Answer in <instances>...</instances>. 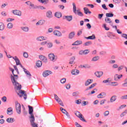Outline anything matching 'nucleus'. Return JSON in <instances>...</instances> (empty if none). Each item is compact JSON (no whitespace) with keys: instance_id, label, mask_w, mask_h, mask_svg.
<instances>
[{"instance_id":"f257e3e1","label":"nucleus","mask_w":127,"mask_h":127,"mask_svg":"<svg viewBox=\"0 0 127 127\" xmlns=\"http://www.w3.org/2000/svg\"><path fill=\"white\" fill-rule=\"evenodd\" d=\"M9 69L10 71H12V73L13 75H11V80L13 86L15 87V89H17V90H20L21 89V85L16 81L18 76L16 74H14L13 73V72H14V69H12L11 67H9Z\"/></svg>"},{"instance_id":"f03ea898","label":"nucleus","mask_w":127,"mask_h":127,"mask_svg":"<svg viewBox=\"0 0 127 127\" xmlns=\"http://www.w3.org/2000/svg\"><path fill=\"white\" fill-rule=\"evenodd\" d=\"M15 109L18 115H20V114H21V106L17 101L15 102Z\"/></svg>"},{"instance_id":"7ed1b4c3","label":"nucleus","mask_w":127,"mask_h":127,"mask_svg":"<svg viewBox=\"0 0 127 127\" xmlns=\"http://www.w3.org/2000/svg\"><path fill=\"white\" fill-rule=\"evenodd\" d=\"M49 58L51 60V61H53V62H55L56 60H57V56L54 55V54H49Z\"/></svg>"},{"instance_id":"20e7f679","label":"nucleus","mask_w":127,"mask_h":127,"mask_svg":"<svg viewBox=\"0 0 127 127\" xmlns=\"http://www.w3.org/2000/svg\"><path fill=\"white\" fill-rule=\"evenodd\" d=\"M21 68H22L24 72L26 74L27 77L29 78V79H31V74L27 69H26L25 68L23 67V66L22 65H21Z\"/></svg>"},{"instance_id":"39448f33","label":"nucleus","mask_w":127,"mask_h":127,"mask_svg":"<svg viewBox=\"0 0 127 127\" xmlns=\"http://www.w3.org/2000/svg\"><path fill=\"white\" fill-rule=\"evenodd\" d=\"M30 122L32 127H38V124L34 122H35V118L30 119Z\"/></svg>"},{"instance_id":"423d86ee","label":"nucleus","mask_w":127,"mask_h":127,"mask_svg":"<svg viewBox=\"0 0 127 127\" xmlns=\"http://www.w3.org/2000/svg\"><path fill=\"white\" fill-rule=\"evenodd\" d=\"M29 108V114L30 115V119L34 118V115H33V108L30 106H28Z\"/></svg>"},{"instance_id":"0eeeda50","label":"nucleus","mask_w":127,"mask_h":127,"mask_svg":"<svg viewBox=\"0 0 127 127\" xmlns=\"http://www.w3.org/2000/svg\"><path fill=\"white\" fill-rule=\"evenodd\" d=\"M51 74H52V71L48 70H45L43 72V76L45 78L47 77L48 76H49V75H51Z\"/></svg>"},{"instance_id":"6e6552de","label":"nucleus","mask_w":127,"mask_h":127,"mask_svg":"<svg viewBox=\"0 0 127 127\" xmlns=\"http://www.w3.org/2000/svg\"><path fill=\"white\" fill-rule=\"evenodd\" d=\"M46 16L48 18H52L53 17V14H52V11L49 10L46 13Z\"/></svg>"},{"instance_id":"1a4fd4ad","label":"nucleus","mask_w":127,"mask_h":127,"mask_svg":"<svg viewBox=\"0 0 127 127\" xmlns=\"http://www.w3.org/2000/svg\"><path fill=\"white\" fill-rule=\"evenodd\" d=\"M12 13H13L15 15H18V16H21V12L19 10H13L11 11Z\"/></svg>"},{"instance_id":"9d476101","label":"nucleus","mask_w":127,"mask_h":127,"mask_svg":"<svg viewBox=\"0 0 127 127\" xmlns=\"http://www.w3.org/2000/svg\"><path fill=\"white\" fill-rule=\"evenodd\" d=\"M53 33L55 36H58V37H61V36H62V33L59 30H55L53 32Z\"/></svg>"},{"instance_id":"9b49d317","label":"nucleus","mask_w":127,"mask_h":127,"mask_svg":"<svg viewBox=\"0 0 127 127\" xmlns=\"http://www.w3.org/2000/svg\"><path fill=\"white\" fill-rule=\"evenodd\" d=\"M73 12L74 13H75V14H77V15H78V16H84V14H83V13L81 12L80 9H77L76 11H74V12Z\"/></svg>"},{"instance_id":"f8f14e48","label":"nucleus","mask_w":127,"mask_h":127,"mask_svg":"<svg viewBox=\"0 0 127 127\" xmlns=\"http://www.w3.org/2000/svg\"><path fill=\"white\" fill-rule=\"evenodd\" d=\"M123 77V74L119 75L118 74H116L114 76V80L115 81H119L120 79H122Z\"/></svg>"},{"instance_id":"ddd939ff","label":"nucleus","mask_w":127,"mask_h":127,"mask_svg":"<svg viewBox=\"0 0 127 127\" xmlns=\"http://www.w3.org/2000/svg\"><path fill=\"white\" fill-rule=\"evenodd\" d=\"M104 72L103 71H96L95 72V75L98 78H101L103 76Z\"/></svg>"},{"instance_id":"4468645a","label":"nucleus","mask_w":127,"mask_h":127,"mask_svg":"<svg viewBox=\"0 0 127 127\" xmlns=\"http://www.w3.org/2000/svg\"><path fill=\"white\" fill-rule=\"evenodd\" d=\"M12 59L15 61L16 65H20V67H21L22 64H20V61L17 58V57L15 56L14 57H12Z\"/></svg>"},{"instance_id":"2eb2a0df","label":"nucleus","mask_w":127,"mask_h":127,"mask_svg":"<svg viewBox=\"0 0 127 127\" xmlns=\"http://www.w3.org/2000/svg\"><path fill=\"white\" fill-rule=\"evenodd\" d=\"M39 58L43 62H44V63H47L48 62V60L46 57H45L44 56H40Z\"/></svg>"},{"instance_id":"dca6fc26","label":"nucleus","mask_w":127,"mask_h":127,"mask_svg":"<svg viewBox=\"0 0 127 127\" xmlns=\"http://www.w3.org/2000/svg\"><path fill=\"white\" fill-rule=\"evenodd\" d=\"M79 73H80V71L77 69H72L71 71L72 75H79Z\"/></svg>"},{"instance_id":"f3484780","label":"nucleus","mask_w":127,"mask_h":127,"mask_svg":"<svg viewBox=\"0 0 127 127\" xmlns=\"http://www.w3.org/2000/svg\"><path fill=\"white\" fill-rule=\"evenodd\" d=\"M92 83H93V79H87L85 82L84 85L86 87H87V86H89L90 84H92Z\"/></svg>"},{"instance_id":"a211bd4d","label":"nucleus","mask_w":127,"mask_h":127,"mask_svg":"<svg viewBox=\"0 0 127 127\" xmlns=\"http://www.w3.org/2000/svg\"><path fill=\"white\" fill-rule=\"evenodd\" d=\"M37 40L38 41H43V40H47V37L44 36H40L37 38Z\"/></svg>"},{"instance_id":"6ab92c4d","label":"nucleus","mask_w":127,"mask_h":127,"mask_svg":"<svg viewBox=\"0 0 127 127\" xmlns=\"http://www.w3.org/2000/svg\"><path fill=\"white\" fill-rule=\"evenodd\" d=\"M83 43V42H82V41H76L75 42H74L72 45L73 46H77L78 45H80L81 44H82Z\"/></svg>"},{"instance_id":"aec40b11","label":"nucleus","mask_w":127,"mask_h":127,"mask_svg":"<svg viewBox=\"0 0 127 127\" xmlns=\"http://www.w3.org/2000/svg\"><path fill=\"white\" fill-rule=\"evenodd\" d=\"M45 23V20H40L36 23V25H43Z\"/></svg>"},{"instance_id":"412c9836","label":"nucleus","mask_w":127,"mask_h":127,"mask_svg":"<svg viewBox=\"0 0 127 127\" xmlns=\"http://www.w3.org/2000/svg\"><path fill=\"white\" fill-rule=\"evenodd\" d=\"M75 37V32H71L68 35L69 39H73Z\"/></svg>"},{"instance_id":"4be33fe9","label":"nucleus","mask_w":127,"mask_h":127,"mask_svg":"<svg viewBox=\"0 0 127 127\" xmlns=\"http://www.w3.org/2000/svg\"><path fill=\"white\" fill-rule=\"evenodd\" d=\"M20 94H22V96L23 97L24 100H26V99H27V94L25 93L24 90H20Z\"/></svg>"},{"instance_id":"5701e85b","label":"nucleus","mask_w":127,"mask_h":127,"mask_svg":"<svg viewBox=\"0 0 127 127\" xmlns=\"http://www.w3.org/2000/svg\"><path fill=\"white\" fill-rule=\"evenodd\" d=\"M21 29L22 31H24V32H28V31H29V28L26 26L21 27Z\"/></svg>"},{"instance_id":"b1692460","label":"nucleus","mask_w":127,"mask_h":127,"mask_svg":"<svg viewBox=\"0 0 127 127\" xmlns=\"http://www.w3.org/2000/svg\"><path fill=\"white\" fill-rule=\"evenodd\" d=\"M106 96H107V94H106V93L105 92H102L97 96V98L99 99H102L103 97H106Z\"/></svg>"},{"instance_id":"393cba45","label":"nucleus","mask_w":127,"mask_h":127,"mask_svg":"<svg viewBox=\"0 0 127 127\" xmlns=\"http://www.w3.org/2000/svg\"><path fill=\"white\" fill-rule=\"evenodd\" d=\"M29 7L30 9H31V8H33V9H36L39 7L37 6V5H34V4L32 3Z\"/></svg>"},{"instance_id":"a878e982","label":"nucleus","mask_w":127,"mask_h":127,"mask_svg":"<svg viewBox=\"0 0 127 127\" xmlns=\"http://www.w3.org/2000/svg\"><path fill=\"white\" fill-rule=\"evenodd\" d=\"M107 36L108 37H109V38H110V39H113L114 38L113 37H115V35L113 34V33L112 32H108L107 33ZM113 36V37H112Z\"/></svg>"},{"instance_id":"bb28decb","label":"nucleus","mask_w":127,"mask_h":127,"mask_svg":"<svg viewBox=\"0 0 127 127\" xmlns=\"http://www.w3.org/2000/svg\"><path fill=\"white\" fill-rule=\"evenodd\" d=\"M4 24L2 22H0V31H3L4 30Z\"/></svg>"},{"instance_id":"cd10ccee","label":"nucleus","mask_w":127,"mask_h":127,"mask_svg":"<svg viewBox=\"0 0 127 127\" xmlns=\"http://www.w3.org/2000/svg\"><path fill=\"white\" fill-rule=\"evenodd\" d=\"M64 18L67 20V21H71L73 19V16L72 15L64 16Z\"/></svg>"},{"instance_id":"c85d7f7f","label":"nucleus","mask_w":127,"mask_h":127,"mask_svg":"<svg viewBox=\"0 0 127 127\" xmlns=\"http://www.w3.org/2000/svg\"><path fill=\"white\" fill-rule=\"evenodd\" d=\"M115 101H117V96L113 95L110 98V103H113L115 102Z\"/></svg>"},{"instance_id":"c756f323","label":"nucleus","mask_w":127,"mask_h":127,"mask_svg":"<svg viewBox=\"0 0 127 127\" xmlns=\"http://www.w3.org/2000/svg\"><path fill=\"white\" fill-rule=\"evenodd\" d=\"M7 115H9V116H11V115H12V108L11 107L8 108L7 109Z\"/></svg>"},{"instance_id":"7c9ffc66","label":"nucleus","mask_w":127,"mask_h":127,"mask_svg":"<svg viewBox=\"0 0 127 127\" xmlns=\"http://www.w3.org/2000/svg\"><path fill=\"white\" fill-rule=\"evenodd\" d=\"M55 16L58 18H60V17H62V14L60 12H57L55 14Z\"/></svg>"},{"instance_id":"2f4dec72","label":"nucleus","mask_w":127,"mask_h":127,"mask_svg":"<svg viewBox=\"0 0 127 127\" xmlns=\"http://www.w3.org/2000/svg\"><path fill=\"white\" fill-rule=\"evenodd\" d=\"M36 65L37 67H41V66H42V62L41 61H37L36 63Z\"/></svg>"},{"instance_id":"473e14b6","label":"nucleus","mask_w":127,"mask_h":127,"mask_svg":"<svg viewBox=\"0 0 127 127\" xmlns=\"http://www.w3.org/2000/svg\"><path fill=\"white\" fill-rule=\"evenodd\" d=\"M86 39H91L92 40H94V39H96V36L94 34H93L92 36H90L88 37H85Z\"/></svg>"},{"instance_id":"72a5a7b5","label":"nucleus","mask_w":127,"mask_h":127,"mask_svg":"<svg viewBox=\"0 0 127 127\" xmlns=\"http://www.w3.org/2000/svg\"><path fill=\"white\" fill-rule=\"evenodd\" d=\"M80 67L81 68H85V69H90L91 68V66L88 65V64H85V65H80Z\"/></svg>"},{"instance_id":"f704fd0d","label":"nucleus","mask_w":127,"mask_h":127,"mask_svg":"<svg viewBox=\"0 0 127 127\" xmlns=\"http://www.w3.org/2000/svg\"><path fill=\"white\" fill-rule=\"evenodd\" d=\"M7 27L9 29H11L13 27V24L11 22L8 23L7 25Z\"/></svg>"},{"instance_id":"c9c22d12","label":"nucleus","mask_w":127,"mask_h":127,"mask_svg":"<svg viewBox=\"0 0 127 127\" xmlns=\"http://www.w3.org/2000/svg\"><path fill=\"white\" fill-rule=\"evenodd\" d=\"M105 21L106 23H111L112 22V20L110 18L106 17L105 18Z\"/></svg>"},{"instance_id":"e433bc0d","label":"nucleus","mask_w":127,"mask_h":127,"mask_svg":"<svg viewBox=\"0 0 127 127\" xmlns=\"http://www.w3.org/2000/svg\"><path fill=\"white\" fill-rule=\"evenodd\" d=\"M6 122L7 123H13L14 122V119L13 118H8L6 119Z\"/></svg>"},{"instance_id":"4c0bfd02","label":"nucleus","mask_w":127,"mask_h":127,"mask_svg":"<svg viewBox=\"0 0 127 127\" xmlns=\"http://www.w3.org/2000/svg\"><path fill=\"white\" fill-rule=\"evenodd\" d=\"M79 95H80V92H79L78 91H76L72 93L73 97H78Z\"/></svg>"},{"instance_id":"58836bf2","label":"nucleus","mask_w":127,"mask_h":127,"mask_svg":"<svg viewBox=\"0 0 127 127\" xmlns=\"http://www.w3.org/2000/svg\"><path fill=\"white\" fill-rule=\"evenodd\" d=\"M75 59V57H72L69 60V64H72V63H73Z\"/></svg>"},{"instance_id":"ea45409f","label":"nucleus","mask_w":127,"mask_h":127,"mask_svg":"<svg viewBox=\"0 0 127 127\" xmlns=\"http://www.w3.org/2000/svg\"><path fill=\"white\" fill-rule=\"evenodd\" d=\"M96 85H97V83H96L91 84V85L90 86L88 87V88L87 89V90H91V89H93V88H94V87H95V86H96Z\"/></svg>"},{"instance_id":"a19ab883","label":"nucleus","mask_w":127,"mask_h":127,"mask_svg":"<svg viewBox=\"0 0 127 127\" xmlns=\"http://www.w3.org/2000/svg\"><path fill=\"white\" fill-rule=\"evenodd\" d=\"M47 46L48 48H52L53 47V44L52 42L48 43H47Z\"/></svg>"},{"instance_id":"79ce46f5","label":"nucleus","mask_w":127,"mask_h":127,"mask_svg":"<svg viewBox=\"0 0 127 127\" xmlns=\"http://www.w3.org/2000/svg\"><path fill=\"white\" fill-rule=\"evenodd\" d=\"M40 2L41 3H45V4H47V3L49 2V0H41Z\"/></svg>"},{"instance_id":"37998d69","label":"nucleus","mask_w":127,"mask_h":127,"mask_svg":"<svg viewBox=\"0 0 127 127\" xmlns=\"http://www.w3.org/2000/svg\"><path fill=\"white\" fill-rule=\"evenodd\" d=\"M99 59H100L99 56H95L92 59L91 61H98Z\"/></svg>"},{"instance_id":"c03bdc74","label":"nucleus","mask_w":127,"mask_h":127,"mask_svg":"<svg viewBox=\"0 0 127 127\" xmlns=\"http://www.w3.org/2000/svg\"><path fill=\"white\" fill-rule=\"evenodd\" d=\"M106 15L107 17H113V16H114V14L111 13H107Z\"/></svg>"},{"instance_id":"a18cd8bd","label":"nucleus","mask_w":127,"mask_h":127,"mask_svg":"<svg viewBox=\"0 0 127 127\" xmlns=\"http://www.w3.org/2000/svg\"><path fill=\"white\" fill-rule=\"evenodd\" d=\"M110 85L111 86H119V83L117 82H111Z\"/></svg>"},{"instance_id":"49530a36","label":"nucleus","mask_w":127,"mask_h":127,"mask_svg":"<svg viewBox=\"0 0 127 127\" xmlns=\"http://www.w3.org/2000/svg\"><path fill=\"white\" fill-rule=\"evenodd\" d=\"M23 56L24 58H28V53L26 52H24L23 53Z\"/></svg>"},{"instance_id":"de8ad7c7","label":"nucleus","mask_w":127,"mask_h":127,"mask_svg":"<svg viewBox=\"0 0 127 127\" xmlns=\"http://www.w3.org/2000/svg\"><path fill=\"white\" fill-rule=\"evenodd\" d=\"M64 115H65L67 116V119H71V117H70V115H69V113H68V112L66 111L65 112H64Z\"/></svg>"},{"instance_id":"09e8293b","label":"nucleus","mask_w":127,"mask_h":127,"mask_svg":"<svg viewBox=\"0 0 127 127\" xmlns=\"http://www.w3.org/2000/svg\"><path fill=\"white\" fill-rule=\"evenodd\" d=\"M75 115L76 116V117H77V118H79L81 116H82V115L81 114V113L79 112V111L76 112Z\"/></svg>"},{"instance_id":"8fccbe9b","label":"nucleus","mask_w":127,"mask_h":127,"mask_svg":"<svg viewBox=\"0 0 127 127\" xmlns=\"http://www.w3.org/2000/svg\"><path fill=\"white\" fill-rule=\"evenodd\" d=\"M72 5H73V12H74V11H76L77 10H76L77 7H76V4H75V3H73Z\"/></svg>"},{"instance_id":"3c124183","label":"nucleus","mask_w":127,"mask_h":127,"mask_svg":"<svg viewBox=\"0 0 127 127\" xmlns=\"http://www.w3.org/2000/svg\"><path fill=\"white\" fill-rule=\"evenodd\" d=\"M61 84H65L66 83V78H63L61 79Z\"/></svg>"},{"instance_id":"603ef678","label":"nucleus","mask_w":127,"mask_h":127,"mask_svg":"<svg viewBox=\"0 0 127 127\" xmlns=\"http://www.w3.org/2000/svg\"><path fill=\"white\" fill-rule=\"evenodd\" d=\"M110 115V111H106L104 113V117H107V116H109Z\"/></svg>"},{"instance_id":"864d4df0","label":"nucleus","mask_w":127,"mask_h":127,"mask_svg":"<svg viewBox=\"0 0 127 127\" xmlns=\"http://www.w3.org/2000/svg\"><path fill=\"white\" fill-rule=\"evenodd\" d=\"M83 10L84 11V13H85V14H88V12L89 11V9H88V8H87V7H84Z\"/></svg>"},{"instance_id":"5fc2aeb1","label":"nucleus","mask_w":127,"mask_h":127,"mask_svg":"<svg viewBox=\"0 0 127 127\" xmlns=\"http://www.w3.org/2000/svg\"><path fill=\"white\" fill-rule=\"evenodd\" d=\"M90 52V51L89 50H85L83 51V55H87V54H88Z\"/></svg>"},{"instance_id":"6e6d98bb","label":"nucleus","mask_w":127,"mask_h":127,"mask_svg":"<svg viewBox=\"0 0 127 127\" xmlns=\"http://www.w3.org/2000/svg\"><path fill=\"white\" fill-rule=\"evenodd\" d=\"M80 119V121H82V122H84L85 123H86V120H85V119H84V117H83V115L82 116H80V117H78Z\"/></svg>"},{"instance_id":"4d7b16f0","label":"nucleus","mask_w":127,"mask_h":127,"mask_svg":"<svg viewBox=\"0 0 127 127\" xmlns=\"http://www.w3.org/2000/svg\"><path fill=\"white\" fill-rule=\"evenodd\" d=\"M91 44H92V42H87L84 43V46H89V45H91Z\"/></svg>"},{"instance_id":"13d9d810","label":"nucleus","mask_w":127,"mask_h":127,"mask_svg":"<svg viewBox=\"0 0 127 127\" xmlns=\"http://www.w3.org/2000/svg\"><path fill=\"white\" fill-rule=\"evenodd\" d=\"M13 20H14V19H13V18H8L6 19L7 22H10L11 21H13Z\"/></svg>"},{"instance_id":"bf43d9fd","label":"nucleus","mask_w":127,"mask_h":127,"mask_svg":"<svg viewBox=\"0 0 127 127\" xmlns=\"http://www.w3.org/2000/svg\"><path fill=\"white\" fill-rule=\"evenodd\" d=\"M121 100H127V95H123L121 97Z\"/></svg>"},{"instance_id":"052dcab7","label":"nucleus","mask_w":127,"mask_h":127,"mask_svg":"<svg viewBox=\"0 0 127 127\" xmlns=\"http://www.w3.org/2000/svg\"><path fill=\"white\" fill-rule=\"evenodd\" d=\"M122 37L125 38V39H127V34H122Z\"/></svg>"},{"instance_id":"680f3d73","label":"nucleus","mask_w":127,"mask_h":127,"mask_svg":"<svg viewBox=\"0 0 127 127\" xmlns=\"http://www.w3.org/2000/svg\"><path fill=\"white\" fill-rule=\"evenodd\" d=\"M59 105L62 106V107H64V104H63V102H62V100H60L59 102H58Z\"/></svg>"},{"instance_id":"e2e57ef3","label":"nucleus","mask_w":127,"mask_h":127,"mask_svg":"<svg viewBox=\"0 0 127 127\" xmlns=\"http://www.w3.org/2000/svg\"><path fill=\"white\" fill-rule=\"evenodd\" d=\"M1 101L3 102V103H5L6 102V97L5 96H3L1 98Z\"/></svg>"},{"instance_id":"0e129e2a","label":"nucleus","mask_w":127,"mask_h":127,"mask_svg":"<svg viewBox=\"0 0 127 127\" xmlns=\"http://www.w3.org/2000/svg\"><path fill=\"white\" fill-rule=\"evenodd\" d=\"M109 79H110V78H108L107 80H103V83H104L105 84H106L107 83H110V82H111V80H109Z\"/></svg>"},{"instance_id":"69168bd1","label":"nucleus","mask_w":127,"mask_h":127,"mask_svg":"<svg viewBox=\"0 0 127 127\" xmlns=\"http://www.w3.org/2000/svg\"><path fill=\"white\" fill-rule=\"evenodd\" d=\"M103 27L104 28H105V30H110V28H109V27H107V24H104L103 25Z\"/></svg>"},{"instance_id":"338daca9","label":"nucleus","mask_w":127,"mask_h":127,"mask_svg":"<svg viewBox=\"0 0 127 127\" xmlns=\"http://www.w3.org/2000/svg\"><path fill=\"white\" fill-rule=\"evenodd\" d=\"M103 16H104V14H99L98 17L99 19H102V18H103Z\"/></svg>"},{"instance_id":"774afa93","label":"nucleus","mask_w":127,"mask_h":127,"mask_svg":"<svg viewBox=\"0 0 127 127\" xmlns=\"http://www.w3.org/2000/svg\"><path fill=\"white\" fill-rule=\"evenodd\" d=\"M75 126H76V127H82V126H80V124H78V123H77V122H75Z\"/></svg>"}]
</instances>
